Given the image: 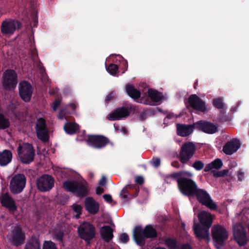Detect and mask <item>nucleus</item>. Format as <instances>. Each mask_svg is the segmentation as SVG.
Returning a JSON list of instances; mask_svg holds the SVG:
<instances>
[{
    "instance_id": "obj_7",
    "label": "nucleus",
    "mask_w": 249,
    "mask_h": 249,
    "mask_svg": "<svg viewBox=\"0 0 249 249\" xmlns=\"http://www.w3.org/2000/svg\"><path fill=\"white\" fill-rule=\"evenodd\" d=\"M26 178L23 174H18L13 177L10 182L9 189L13 194H18L24 189Z\"/></svg>"
},
{
    "instance_id": "obj_27",
    "label": "nucleus",
    "mask_w": 249,
    "mask_h": 249,
    "mask_svg": "<svg viewBox=\"0 0 249 249\" xmlns=\"http://www.w3.org/2000/svg\"><path fill=\"white\" fill-rule=\"evenodd\" d=\"M101 235L103 239L109 242L113 238V229L109 226H104L100 229Z\"/></svg>"
},
{
    "instance_id": "obj_29",
    "label": "nucleus",
    "mask_w": 249,
    "mask_h": 249,
    "mask_svg": "<svg viewBox=\"0 0 249 249\" xmlns=\"http://www.w3.org/2000/svg\"><path fill=\"white\" fill-rule=\"evenodd\" d=\"M63 129L67 134L73 135L79 131V126L76 123L67 122L64 124Z\"/></svg>"
},
{
    "instance_id": "obj_1",
    "label": "nucleus",
    "mask_w": 249,
    "mask_h": 249,
    "mask_svg": "<svg viewBox=\"0 0 249 249\" xmlns=\"http://www.w3.org/2000/svg\"><path fill=\"white\" fill-rule=\"evenodd\" d=\"M193 174L188 171H181L174 172L170 177L175 179L180 192L184 196L192 197L198 187L196 183L191 178Z\"/></svg>"
},
{
    "instance_id": "obj_11",
    "label": "nucleus",
    "mask_w": 249,
    "mask_h": 249,
    "mask_svg": "<svg viewBox=\"0 0 249 249\" xmlns=\"http://www.w3.org/2000/svg\"><path fill=\"white\" fill-rule=\"evenodd\" d=\"M3 87L5 90L14 89L18 84V75L13 70H7L3 74Z\"/></svg>"
},
{
    "instance_id": "obj_16",
    "label": "nucleus",
    "mask_w": 249,
    "mask_h": 249,
    "mask_svg": "<svg viewBox=\"0 0 249 249\" xmlns=\"http://www.w3.org/2000/svg\"><path fill=\"white\" fill-rule=\"evenodd\" d=\"M19 95L25 102L30 101L33 92V88L31 84L26 81H22L18 84Z\"/></svg>"
},
{
    "instance_id": "obj_40",
    "label": "nucleus",
    "mask_w": 249,
    "mask_h": 249,
    "mask_svg": "<svg viewBox=\"0 0 249 249\" xmlns=\"http://www.w3.org/2000/svg\"><path fill=\"white\" fill-rule=\"evenodd\" d=\"M64 235V232L62 230H56L54 232L55 238L57 241L59 242H62Z\"/></svg>"
},
{
    "instance_id": "obj_9",
    "label": "nucleus",
    "mask_w": 249,
    "mask_h": 249,
    "mask_svg": "<svg viewBox=\"0 0 249 249\" xmlns=\"http://www.w3.org/2000/svg\"><path fill=\"white\" fill-rule=\"evenodd\" d=\"M195 192L193 196H196L199 202L211 210H215L217 209V205L211 198L206 191L197 187Z\"/></svg>"
},
{
    "instance_id": "obj_45",
    "label": "nucleus",
    "mask_w": 249,
    "mask_h": 249,
    "mask_svg": "<svg viewBox=\"0 0 249 249\" xmlns=\"http://www.w3.org/2000/svg\"><path fill=\"white\" fill-rule=\"evenodd\" d=\"M129 240L128 234L126 233H123L120 236V242L123 243H127Z\"/></svg>"
},
{
    "instance_id": "obj_25",
    "label": "nucleus",
    "mask_w": 249,
    "mask_h": 249,
    "mask_svg": "<svg viewBox=\"0 0 249 249\" xmlns=\"http://www.w3.org/2000/svg\"><path fill=\"white\" fill-rule=\"evenodd\" d=\"M133 237L138 245H141L145 240L144 231L141 226H136L133 231Z\"/></svg>"
},
{
    "instance_id": "obj_19",
    "label": "nucleus",
    "mask_w": 249,
    "mask_h": 249,
    "mask_svg": "<svg viewBox=\"0 0 249 249\" xmlns=\"http://www.w3.org/2000/svg\"><path fill=\"white\" fill-rule=\"evenodd\" d=\"M0 202L2 207L7 209L10 212H14L17 210L15 201L8 193L1 194L0 196Z\"/></svg>"
},
{
    "instance_id": "obj_12",
    "label": "nucleus",
    "mask_w": 249,
    "mask_h": 249,
    "mask_svg": "<svg viewBox=\"0 0 249 249\" xmlns=\"http://www.w3.org/2000/svg\"><path fill=\"white\" fill-rule=\"evenodd\" d=\"M185 104L188 109L191 107L195 110L203 113L207 110L205 101L196 94L191 95L188 97L187 101H185Z\"/></svg>"
},
{
    "instance_id": "obj_8",
    "label": "nucleus",
    "mask_w": 249,
    "mask_h": 249,
    "mask_svg": "<svg viewBox=\"0 0 249 249\" xmlns=\"http://www.w3.org/2000/svg\"><path fill=\"white\" fill-rule=\"evenodd\" d=\"M212 234L213 241L216 244V248L220 249L218 246H224L228 238V233L226 230L220 225H214L212 229Z\"/></svg>"
},
{
    "instance_id": "obj_35",
    "label": "nucleus",
    "mask_w": 249,
    "mask_h": 249,
    "mask_svg": "<svg viewBox=\"0 0 249 249\" xmlns=\"http://www.w3.org/2000/svg\"><path fill=\"white\" fill-rule=\"evenodd\" d=\"M165 244L169 249H178L179 245L175 238L168 237L164 240Z\"/></svg>"
},
{
    "instance_id": "obj_26",
    "label": "nucleus",
    "mask_w": 249,
    "mask_h": 249,
    "mask_svg": "<svg viewBox=\"0 0 249 249\" xmlns=\"http://www.w3.org/2000/svg\"><path fill=\"white\" fill-rule=\"evenodd\" d=\"M193 126L191 125L178 124H177V134L181 137L189 136L193 131Z\"/></svg>"
},
{
    "instance_id": "obj_57",
    "label": "nucleus",
    "mask_w": 249,
    "mask_h": 249,
    "mask_svg": "<svg viewBox=\"0 0 249 249\" xmlns=\"http://www.w3.org/2000/svg\"><path fill=\"white\" fill-rule=\"evenodd\" d=\"M122 194H128V188L125 185L121 190L120 195Z\"/></svg>"
},
{
    "instance_id": "obj_42",
    "label": "nucleus",
    "mask_w": 249,
    "mask_h": 249,
    "mask_svg": "<svg viewBox=\"0 0 249 249\" xmlns=\"http://www.w3.org/2000/svg\"><path fill=\"white\" fill-rule=\"evenodd\" d=\"M212 172L213 174L214 177H215V178L223 177L227 175V174L229 172V170H223L219 171H212Z\"/></svg>"
},
{
    "instance_id": "obj_2",
    "label": "nucleus",
    "mask_w": 249,
    "mask_h": 249,
    "mask_svg": "<svg viewBox=\"0 0 249 249\" xmlns=\"http://www.w3.org/2000/svg\"><path fill=\"white\" fill-rule=\"evenodd\" d=\"M198 218L200 222L199 223H194L193 229L194 233L199 240L209 239V229L213 223L212 215L205 211H202L198 214Z\"/></svg>"
},
{
    "instance_id": "obj_22",
    "label": "nucleus",
    "mask_w": 249,
    "mask_h": 249,
    "mask_svg": "<svg viewBox=\"0 0 249 249\" xmlns=\"http://www.w3.org/2000/svg\"><path fill=\"white\" fill-rule=\"evenodd\" d=\"M85 207L86 210L91 214H96L99 209V204L93 197H87L85 198Z\"/></svg>"
},
{
    "instance_id": "obj_41",
    "label": "nucleus",
    "mask_w": 249,
    "mask_h": 249,
    "mask_svg": "<svg viewBox=\"0 0 249 249\" xmlns=\"http://www.w3.org/2000/svg\"><path fill=\"white\" fill-rule=\"evenodd\" d=\"M43 249H57V248L53 242L45 241L43 244Z\"/></svg>"
},
{
    "instance_id": "obj_6",
    "label": "nucleus",
    "mask_w": 249,
    "mask_h": 249,
    "mask_svg": "<svg viewBox=\"0 0 249 249\" xmlns=\"http://www.w3.org/2000/svg\"><path fill=\"white\" fill-rule=\"evenodd\" d=\"M7 239L12 246L18 247L24 244L25 233L20 226H16L8 234Z\"/></svg>"
},
{
    "instance_id": "obj_39",
    "label": "nucleus",
    "mask_w": 249,
    "mask_h": 249,
    "mask_svg": "<svg viewBox=\"0 0 249 249\" xmlns=\"http://www.w3.org/2000/svg\"><path fill=\"white\" fill-rule=\"evenodd\" d=\"M107 71L112 75H115L118 71V67L117 65L111 63L108 66L106 65Z\"/></svg>"
},
{
    "instance_id": "obj_56",
    "label": "nucleus",
    "mask_w": 249,
    "mask_h": 249,
    "mask_svg": "<svg viewBox=\"0 0 249 249\" xmlns=\"http://www.w3.org/2000/svg\"><path fill=\"white\" fill-rule=\"evenodd\" d=\"M171 165L176 168H179L180 167V164L177 160L173 161L171 163Z\"/></svg>"
},
{
    "instance_id": "obj_58",
    "label": "nucleus",
    "mask_w": 249,
    "mask_h": 249,
    "mask_svg": "<svg viewBox=\"0 0 249 249\" xmlns=\"http://www.w3.org/2000/svg\"><path fill=\"white\" fill-rule=\"evenodd\" d=\"M180 249H192L191 246L190 245H189L188 244H184L181 246Z\"/></svg>"
},
{
    "instance_id": "obj_28",
    "label": "nucleus",
    "mask_w": 249,
    "mask_h": 249,
    "mask_svg": "<svg viewBox=\"0 0 249 249\" xmlns=\"http://www.w3.org/2000/svg\"><path fill=\"white\" fill-rule=\"evenodd\" d=\"M12 153L9 150L5 149L0 152V166H4L8 164L12 160Z\"/></svg>"
},
{
    "instance_id": "obj_30",
    "label": "nucleus",
    "mask_w": 249,
    "mask_h": 249,
    "mask_svg": "<svg viewBox=\"0 0 249 249\" xmlns=\"http://www.w3.org/2000/svg\"><path fill=\"white\" fill-rule=\"evenodd\" d=\"M125 90L127 94L134 100L138 99L141 97V92L139 90L135 89L133 85L126 84Z\"/></svg>"
},
{
    "instance_id": "obj_44",
    "label": "nucleus",
    "mask_w": 249,
    "mask_h": 249,
    "mask_svg": "<svg viewBox=\"0 0 249 249\" xmlns=\"http://www.w3.org/2000/svg\"><path fill=\"white\" fill-rule=\"evenodd\" d=\"M128 188V189L135 190V194L134 195V196H137L139 192V187L136 184H127L126 185Z\"/></svg>"
},
{
    "instance_id": "obj_48",
    "label": "nucleus",
    "mask_w": 249,
    "mask_h": 249,
    "mask_svg": "<svg viewBox=\"0 0 249 249\" xmlns=\"http://www.w3.org/2000/svg\"><path fill=\"white\" fill-rule=\"evenodd\" d=\"M114 96L115 93L113 91L111 92L107 96L105 99V102L108 103L111 100H113L114 98Z\"/></svg>"
},
{
    "instance_id": "obj_21",
    "label": "nucleus",
    "mask_w": 249,
    "mask_h": 249,
    "mask_svg": "<svg viewBox=\"0 0 249 249\" xmlns=\"http://www.w3.org/2000/svg\"><path fill=\"white\" fill-rule=\"evenodd\" d=\"M241 143L237 139H233L227 142L223 147V151L226 155H232L240 147Z\"/></svg>"
},
{
    "instance_id": "obj_33",
    "label": "nucleus",
    "mask_w": 249,
    "mask_h": 249,
    "mask_svg": "<svg viewBox=\"0 0 249 249\" xmlns=\"http://www.w3.org/2000/svg\"><path fill=\"white\" fill-rule=\"evenodd\" d=\"M144 237L145 238H155L158 236L155 229L151 225H146L143 229Z\"/></svg>"
},
{
    "instance_id": "obj_23",
    "label": "nucleus",
    "mask_w": 249,
    "mask_h": 249,
    "mask_svg": "<svg viewBox=\"0 0 249 249\" xmlns=\"http://www.w3.org/2000/svg\"><path fill=\"white\" fill-rule=\"evenodd\" d=\"M90 193V188L89 184L86 181L78 182L77 184L75 194L76 196L83 198L88 196Z\"/></svg>"
},
{
    "instance_id": "obj_52",
    "label": "nucleus",
    "mask_w": 249,
    "mask_h": 249,
    "mask_svg": "<svg viewBox=\"0 0 249 249\" xmlns=\"http://www.w3.org/2000/svg\"><path fill=\"white\" fill-rule=\"evenodd\" d=\"M61 101L59 99H56L53 102V109L56 110V109L59 106Z\"/></svg>"
},
{
    "instance_id": "obj_61",
    "label": "nucleus",
    "mask_w": 249,
    "mask_h": 249,
    "mask_svg": "<svg viewBox=\"0 0 249 249\" xmlns=\"http://www.w3.org/2000/svg\"><path fill=\"white\" fill-rule=\"evenodd\" d=\"M76 213V214L75 215V217L77 219H78L80 216V215L82 214V212H80V213Z\"/></svg>"
},
{
    "instance_id": "obj_15",
    "label": "nucleus",
    "mask_w": 249,
    "mask_h": 249,
    "mask_svg": "<svg viewBox=\"0 0 249 249\" xmlns=\"http://www.w3.org/2000/svg\"><path fill=\"white\" fill-rule=\"evenodd\" d=\"M35 128L37 138L43 142H47L49 139V135L46 120L42 118L38 119Z\"/></svg>"
},
{
    "instance_id": "obj_5",
    "label": "nucleus",
    "mask_w": 249,
    "mask_h": 249,
    "mask_svg": "<svg viewBox=\"0 0 249 249\" xmlns=\"http://www.w3.org/2000/svg\"><path fill=\"white\" fill-rule=\"evenodd\" d=\"M79 237L85 240L87 244L95 237V229L94 226L88 222H83L77 229Z\"/></svg>"
},
{
    "instance_id": "obj_43",
    "label": "nucleus",
    "mask_w": 249,
    "mask_h": 249,
    "mask_svg": "<svg viewBox=\"0 0 249 249\" xmlns=\"http://www.w3.org/2000/svg\"><path fill=\"white\" fill-rule=\"evenodd\" d=\"M150 163L155 168H158L160 164V159L158 157H153Z\"/></svg>"
},
{
    "instance_id": "obj_18",
    "label": "nucleus",
    "mask_w": 249,
    "mask_h": 249,
    "mask_svg": "<svg viewBox=\"0 0 249 249\" xmlns=\"http://www.w3.org/2000/svg\"><path fill=\"white\" fill-rule=\"evenodd\" d=\"M233 236L235 240L240 246L245 245L248 241L246 231L241 225L233 228Z\"/></svg>"
},
{
    "instance_id": "obj_13",
    "label": "nucleus",
    "mask_w": 249,
    "mask_h": 249,
    "mask_svg": "<svg viewBox=\"0 0 249 249\" xmlns=\"http://www.w3.org/2000/svg\"><path fill=\"white\" fill-rule=\"evenodd\" d=\"M132 107L131 105L117 107L107 115V118L109 121H116L126 118L129 116Z\"/></svg>"
},
{
    "instance_id": "obj_37",
    "label": "nucleus",
    "mask_w": 249,
    "mask_h": 249,
    "mask_svg": "<svg viewBox=\"0 0 249 249\" xmlns=\"http://www.w3.org/2000/svg\"><path fill=\"white\" fill-rule=\"evenodd\" d=\"M187 164L192 166L197 171L201 170L204 167V163L201 160H196L193 163H192L190 160Z\"/></svg>"
},
{
    "instance_id": "obj_31",
    "label": "nucleus",
    "mask_w": 249,
    "mask_h": 249,
    "mask_svg": "<svg viewBox=\"0 0 249 249\" xmlns=\"http://www.w3.org/2000/svg\"><path fill=\"white\" fill-rule=\"evenodd\" d=\"M24 249H41L39 240L35 236H32L26 243Z\"/></svg>"
},
{
    "instance_id": "obj_32",
    "label": "nucleus",
    "mask_w": 249,
    "mask_h": 249,
    "mask_svg": "<svg viewBox=\"0 0 249 249\" xmlns=\"http://www.w3.org/2000/svg\"><path fill=\"white\" fill-rule=\"evenodd\" d=\"M223 166V162L220 159H216L212 162L207 164L204 169V172H208L212 171L213 169L218 170Z\"/></svg>"
},
{
    "instance_id": "obj_49",
    "label": "nucleus",
    "mask_w": 249,
    "mask_h": 249,
    "mask_svg": "<svg viewBox=\"0 0 249 249\" xmlns=\"http://www.w3.org/2000/svg\"><path fill=\"white\" fill-rule=\"evenodd\" d=\"M103 197L107 202L109 203H111L113 201L112 196L110 195L105 194L103 195Z\"/></svg>"
},
{
    "instance_id": "obj_55",
    "label": "nucleus",
    "mask_w": 249,
    "mask_h": 249,
    "mask_svg": "<svg viewBox=\"0 0 249 249\" xmlns=\"http://www.w3.org/2000/svg\"><path fill=\"white\" fill-rule=\"evenodd\" d=\"M244 173L241 170H239L238 173V179L240 181H242L244 179Z\"/></svg>"
},
{
    "instance_id": "obj_36",
    "label": "nucleus",
    "mask_w": 249,
    "mask_h": 249,
    "mask_svg": "<svg viewBox=\"0 0 249 249\" xmlns=\"http://www.w3.org/2000/svg\"><path fill=\"white\" fill-rule=\"evenodd\" d=\"M10 126V121L3 114L0 112V129H5Z\"/></svg>"
},
{
    "instance_id": "obj_3",
    "label": "nucleus",
    "mask_w": 249,
    "mask_h": 249,
    "mask_svg": "<svg viewBox=\"0 0 249 249\" xmlns=\"http://www.w3.org/2000/svg\"><path fill=\"white\" fill-rule=\"evenodd\" d=\"M17 152L20 160L23 163L29 164L34 160L35 151L33 145L30 143H25L23 145L19 144Z\"/></svg>"
},
{
    "instance_id": "obj_38",
    "label": "nucleus",
    "mask_w": 249,
    "mask_h": 249,
    "mask_svg": "<svg viewBox=\"0 0 249 249\" xmlns=\"http://www.w3.org/2000/svg\"><path fill=\"white\" fill-rule=\"evenodd\" d=\"M213 106L217 109H222L223 110H226V109L222 98H217L213 99Z\"/></svg>"
},
{
    "instance_id": "obj_34",
    "label": "nucleus",
    "mask_w": 249,
    "mask_h": 249,
    "mask_svg": "<svg viewBox=\"0 0 249 249\" xmlns=\"http://www.w3.org/2000/svg\"><path fill=\"white\" fill-rule=\"evenodd\" d=\"M78 182L76 181L66 180L63 182V187L67 192L75 193Z\"/></svg>"
},
{
    "instance_id": "obj_53",
    "label": "nucleus",
    "mask_w": 249,
    "mask_h": 249,
    "mask_svg": "<svg viewBox=\"0 0 249 249\" xmlns=\"http://www.w3.org/2000/svg\"><path fill=\"white\" fill-rule=\"evenodd\" d=\"M107 182V179L105 176H103L99 182V184L101 186H105Z\"/></svg>"
},
{
    "instance_id": "obj_50",
    "label": "nucleus",
    "mask_w": 249,
    "mask_h": 249,
    "mask_svg": "<svg viewBox=\"0 0 249 249\" xmlns=\"http://www.w3.org/2000/svg\"><path fill=\"white\" fill-rule=\"evenodd\" d=\"M65 115H66L65 110L64 109H62L59 112L58 118L59 119L62 120L65 117Z\"/></svg>"
},
{
    "instance_id": "obj_60",
    "label": "nucleus",
    "mask_w": 249,
    "mask_h": 249,
    "mask_svg": "<svg viewBox=\"0 0 249 249\" xmlns=\"http://www.w3.org/2000/svg\"><path fill=\"white\" fill-rule=\"evenodd\" d=\"M69 106L73 110H75L76 108V106L74 103H71Z\"/></svg>"
},
{
    "instance_id": "obj_62",
    "label": "nucleus",
    "mask_w": 249,
    "mask_h": 249,
    "mask_svg": "<svg viewBox=\"0 0 249 249\" xmlns=\"http://www.w3.org/2000/svg\"><path fill=\"white\" fill-rule=\"evenodd\" d=\"M121 130L124 133H126L127 132V131L126 128L125 127H123L121 128Z\"/></svg>"
},
{
    "instance_id": "obj_46",
    "label": "nucleus",
    "mask_w": 249,
    "mask_h": 249,
    "mask_svg": "<svg viewBox=\"0 0 249 249\" xmlns=\"http://www.w3.org/2000/svg\"><path fill=\"white\" fill-rule=\"evenodd\" d=\"M71 207L74 213H80L82 212V207L79 204L74 203L71 205Z\"/></svg>"
},
{
    "instance_id": "obj_24",
    "label": "nucleus",
    "mask_w": 249,
    "mask_h": 249,
    "mask_svg": "<svg viewBox=\"0 0 249 249\" xmlns=\"http://www.w3.org/2000/svg\"><path fill=\"white\" fill-rule=\"evenodd\" d=\"M147 95L151 101H148L145 100L144 101V104L151 106L154 105L155 103L160 102L163 98V96L161 93H160L157 90L153 89H148Z\"/></svg>"
},
{
    "instance_id": "obj_4",
    "label": "nucleus",
    "mask_w": 249,
    "mask_h": 249,
    "mask_svg": "<svg viewBox=\"0 0 249 249\" xmlns=\"http://www.w3.org/2000/svg\"><path fill=\"white\" fill-rule=\"evenodd\" d=\"M196 151L195 144L193 142H187L183 143L178 154V159L184 165L190 160Z\"/></svg>"
},
{
    "instance_id": "obj_10",
    "label": "nucleus",
    "mask_w": 249,
    "mask_h": 249,
    "mask_svg": "<svg viewBox=\"0 0 249 249\" xmlns=\"http://www.w3.org/2000/svg\"><path fill=\"white\" fill-rule=\"evenodd\" d=\"M87 144L94 148L102 149L107 144H112L109 139L101 135H89L86 140Z\"/></svg>"
},
{
    "instance_id": "obj_47",
    "label": "nucleus",
    "mask_w": 249,
    "mask_h": 249,
    "mask_svg": "<svg viewBox=\"0 0 249 249\" xmlns=\"http://www.w3.org/2000/svg\"><path fill=\"white\" fill-rule=\"evenodd\" d=\"M225 110H223V109L221 110L220 112L219 115V118L220 121L222 122H225L227 120L226 116L225 114Z\"/></svg>"
},
{
    "instance_id": "obj_17",
    "label": "nucleus",
    "mask_w": 249,
    "mask_h": 249,
    "mask_svg": "<svg viewBox=\"0 0 249 249\" xmlns=\"http://www.w3.org/2000/svg\"><path fill=\"white\" fill-rule=\"evenodd\" d=\"M21 27V23L16 20L11 19L9 21H3L1 26V32L5 35H12L16 29Z\"/></svg>"
},
{
    "instance_id": "obj_14",
    "label": "nucleus",
    "mask_w": 249,
    "mask_h": 249,
    "mask_svg": "<svg viewBox=\"0 0 249 249\" xmlns=\"http://www.w3.org/2000/svg\"><path fill=\"white\" fill-rule=\"evenodd\" d=\"M54 179L49 175L44 174L41 176L36 180L37 188L42 192L51 190L54 186Z\"/></svg>"
},
{
    "instance_id": "obj_64",
    "label": "nucleus",
    "mask_w": 249,
    "mask_h": 249,
    "mask_svg": "<svg viewBox=\"0 0 249 249\" xmlns=\"http://www.w3.org/2000/svg\"><path fill=\"white\" fill-rule=\"evenodd\" d=\"M173 117V115H171V114H169L166 117L168 119H171L172 118V117Z\"/></svg>"
},
{
    "instance_id": "obj_59",
    "label": "nucleus",
    "mask_w": 249,
    "mask_h": 249,
    "mask_svg": "<svg viewBox=\"0 0 249 249\" xmlns=\"http://www.w3.org/2000/svg\"><path fill=\"white\" fill-rule=\"evenodd\" d=\"M33 22L34 23V26H36L38 22V20H37V16L36 15H33Z\"/></svg>"
},
{
    "instance_id": "obj_63",
    "label": "nucleus",
    "mask_w": 249,
    "mask_h": 249,
    "mask_svg": "<svg viewBox=\"0 0 249 249\" xmlns=\"http://www.w3.org/2000/svg\"><path fill=\"white\" fill-rule=\"evenodd\" d=\"M121 195L122 197L124 199H126L128 197L127 194H122Z\"/></svg>"
},
{
    "instance_id": "obj_20",
    "label": "nucleus",
    "mask_w": 249,
    "mask_h": 249,
    "mask_svg": "<svg viewBox=\"0 0 249 249\" xmlns=\"http://www.w3.org/2000/svg\"><path fill=\"white\" fill-rule=\"evenodd\" d=\"M196 127L208 134H214L217 131V126L209 122L200 121L195 124Z\"/></svg>"
},
{
    "instance_id": "obj_51",
    "label": "nucleus",
    "mask_w": 249,
    "mask_h": 249,
    "mask_svg": "<svg viewBox=\"0 0 249 249\" xmlns=\"http://www.w3.org/2000/svg\"><path fill=\"white\" fill-rule=\"evenodd\" d=\"M135 182L141 185L143 184L144 182L143 178L141 176H137L135 178Z\"/></svg>"
},
{
    "instance_id": "obj_54",
    "label": "nucleus",
    "mask_w": 249,
    "mask_h": 249,
    "mask_svg": "<svg viewBox=\"0 0 249 249\" xmlns=\"http://www.w3.org/2000/svg\"><path fill=\"white\" fill-rule=\"evenodd\" d=\"M104 191L105 190L103 188L100 187H97L96 188V194L97 195H100L101 194L104 192Z\"/></svg>"
}]
</instances>
